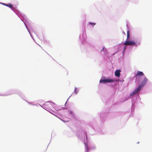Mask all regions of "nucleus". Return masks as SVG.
Instances as JSON below:
<instances>
[{"label": "nucleus", "instance_id": "f03ea898", "mask_svg": "<svg viewBox=\"0 0 152 152\" xmlns=\"http://www.w3.org/2000/svg\"><path fill=\"white\" fill-rule=\"evenodd\" d=\"M53 104L52 102H47L45 103L44 106L46 110H51L53 107Z\"/></svg>", "mask_w": 152, "mask_h": 152}, {"label": "nucleus", "instance_id": "39448f33", "mask_svg": "<svg viewBox=\"0 0 152 152\" xmlns=\"http://www.w3.org/2000/svg\"><path fill=\"white\" fill-rule=\"evenodd\" d=\"M144 75V74L142 72L138 71L134 77H140L143 76Z\"/></svg>", "mask_w": 152, "mask_h": 152}, {"label": "nucleus", "instance_id": "7ed1b4c3", "mask_svg": "<svg viewBox=\"0 0 152 152\" xmlns=\"http://www.w3.org/2000/svg\"><path fill=\"white\" fill-rule=\"evenodd\" d=\"M124 44L126 46L129 45L132 46L135 45L136 46H137L136 43L134 41L126 40V41L124 43Z\"/></svg>", "mask_w": 152, "mask_h": 152}, {"label": "nucleus", "instance_id": "423d86ee", "mask_svg": "<svg viewBox=\"0 0 152 152\" xmlns=\"http://www.w3.org/2000/svg\"><path fill=\"white\" fill-rule=\"evenodd\" d=\"M121 72V70L120 69L116 70L115 72V76L118 77H119L120 76Z\"/></svg>", "mask_w": 152, "mask_h": 152}, {"label": "nucleus", "instance_id": "f8f14e48", "mask_svg": "<svg viewBox=\"0 0 152 152\" xmlns=\"http://www.w3.org/2000/svg\"><path fill=\"white\" fill-rule=\"evenodd\" d=\"M123 33L125 35V33L124 31H123Z\"/></svg>", "mask_w": 152, "mask_h": 152}, {"label": "nucleus", "instance_id": "ddd939ff", "mask_svg": "<svg viewBox=\"0 0 152 152\" xmlns=\"http://www.w3.org/2000/svg\"><path fill=\"white\" fill-rule=\"evenodd\" d=\"M126 46H125L124 47V49L125 50L126 49Z\"/></svg>", "mask_w": 152, "mask_h": 152}, {"label": "nucleus", "instance_id": "f257e3e1", "mask_svg": "<svg viewBox=\"0 0 152 152\" xmlns=\"http://www.w3.org/2000/svg\"><path fill=\"white\" fill-rule=\"evenodd\" d=\"M148 80V79L146 77H145L139 86L136 89H135L133 92L130 94V95H133L137 93L141 89L143 86L146 84Z\"/></svg>", "mask_w": 152, "mask_h": 152}, {"label": "nucleus", "instance_id": "0eeeda50", "mask_svg": "<svg viewBox=\"0 0 152 152\" xmlns=\"http://www.w3.org/2000/svg\"><path fill=\"white\" fill-rule=\"evenodd\" d=\"M130 37V31L129 30L127 31V35L126 40H128Z\"/></svg>", "mask_w": 152, "mask_h": 152}, {"label": "nucleus", "instance_id": "9b49d317", "mask_svg": "<svg viewBox=\"0 0 152 152\" xmlns=\"http://www.w3.org/2000/svg\"><path fill=\"white\" fill-rule=\"evenodd\" d=\"M2 4H3L4 5L6 6H7V4H5V3H2Z\"/></svg>", "mask_w": 152, "mask_h": 152}, {"label": "nucleus", "instance_id": "9d476101", "mask_svg": "<svg viewBox=\"0 0 152 152\" xmlns=\"http://www.w3.org/2000/svg\"><path fill=\"white\" fill-rule=\"evenodd\" d=\"M89 24H91L93 26H94V25H95L96 24L95 23H91V22H89Z\"/></svg>", "mask_w": 152, "mask_h": 152}, {"label": "nucleus", "instance_id": "6e6552de", "mask_svg": "<svg viewBox=\"0 0 152 152\" xmlns=\"http://www.w3.org/2000/svg\"><path fill=\"white\" fill-rule=\"evenodd\" d=\"M78 92V90L77 89V88H75L74 91V92H75V94H76Z\"/></svg>", "mask_w": 152, "mask_h": 152}, {"label": "nucleus", "instance_id": "1a4fd4ad", "mask_svg": "<svg viewBox=\"0 0 152 152\" xmlns=\"http://www.w3.org/2000/svg\"><path fill=\"white\" fill-rule=\"evenodd\" d=\"M7 6L10 8H12V5L11 4H7Z\"/></svg>", "mask_w": 152, "mask_h": 152}, {"label": "nucleus", "instance_id": "20e7f679", "mask_svg": "<svg viewBox=\"0 0 152 152\" xmlns=\"http://www.w3.org/2000/svg\"><path fill=\"white\" fill-rule=\"evenodd\" d=\"M113 80L110 78H108V79H101L100 80V83H110V82H113Z\"/></svg>", "mask_w": 152, "mask_h": 152}]
</instances>
